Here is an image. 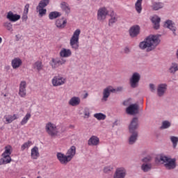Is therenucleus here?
<instances>
[{
	"mask_svg": "<svg viewBox=\"0 0 178 178\" xmlns=\"http://www.w3.org/2000/svg\"><path fill=\"white\" fill-rule=\"evenodd\" d=\"M159 44H161V39L156 35H149L139 43L140 49H146V51L151 52L156 49Z\"/></svg>",
	"mask_w": 178,
	"mask_h": 178,
	"instance_id": "nucleus-1",
	"label": "nucleus"
},
{
	"mask_svg": "<svg viewBox=\"0 0 178 178\" xmlns=\"http://www.w3.org/2000/svg\"><path fill=\"white\" fill-rule=\"evenodd\" d=\"M156 163H159L162 162L164 163V168L167 169V170H172L173 169H176V159H171L166 156H161L160 157L156 158Z\"/></svg>",
	"mask_w": 178,
	"mask_h": 178,
	"instance_id": "nucleus-2",
	"label": "nucleus"
},
{
	"mask_svg": "<svg viewBox=\"0 0 178 178\" xmlns=\"http://www.w3.org/2000/svg\"><path fill=\"white\" fill-rule=\"evenodd\" d=\"M80 33H81V31H80V29H76L74 32L70 40V45L71 46L72 49H74V51H77V49H79V38L80 37Z\"/></svg>",
	"mask_w": 178,
	"mask_h": 178,
	"instance_id": "nucleus-3",
	"label": "nucleus"
},
{
	"mask_svg": "<svg viewBox=\"0 0 178 178\" xmlns=\"http://www.w3.org/2000/svg\"><path fill=\"white\" fill-rule=\"evenodd\" d=\"M141 75L138 72H134L129 79V86L131 88H137L140 86Z\"/></svg>",
	"mask_w": 178,
	"mask_h": 178,
	"instance_id": "nucleus-4",
	"label": "nucleus"
},
{
	"mask_svg": "<svg viewBox=\"0 0 178 178\" xmlns=\"http://www.w3.org/2000/svg\"><path fill=\"white\" fill-rule=\"evenodd\" d=\"M66 83V79L60 75H56L51 80L53 87H59Z\"/></svg>",
	"mask_w": 178,
	"mask_h": 178,
	"instance_id": "nucleus-5",
	"label": "nucleus"
},
{
	"mask_svg": "<svg viewBox=\"0 0 178 178\" xmlns=\"http://www.w3.org/2000/svg\"><path fill=\"white\" fill-rule=\"evenodd\" d=\"M66 63V59L65 58H51V60L49 63L50 66H51V69H56L59 67V66H62V65H65Z\"/></svg>",
	"mask_w": 178,
	"mask_h": 178,
	"instance_id": "nucleus-6",
	"label": "nucleus"
},
{
	"mask_svg": "<svg viewBox=\"0 0 178 178\" xmlns=\"http://www.w3.org/2000/svg\"><path fill=\"white\" fill-rule=\"evenodd\" d=\"M46 131L47 134L51 137L58 136V130H56V126L51 122H48L46 124Z\"/></svg>",
	"mask_w": 178,
	"mask_h": 178,
	"instance_id": "nucleus-7",
	"label": "nucleus"
},
{
	"mask_svg": "<svg viewBox=\"0 0 178 178\" xmlns=\"http://www.w3.org/2000/svg\"><path fill=\"white\" fill-rule=\"evenodd\" d=\"M109 11L105 7L100 8L97 11V20L99 22H104L105 19H106V16H108Z\"/></svg>",
	"mask_w": 178,
	"mask_h": 178,
	"instance_id": "nucleus-8",
	"label": "nucleus"
},
{
	"mask_svg": "<svg viewBox=\"0 0 178 178\" xmlns=\"http://www.w3.org/2000/svg\"><path fill=\"white\" fill-rule=\"evenodd\" d=\"M116 89L113 88L112 86H108L104 88L103 90V97L102 98V102H106L108 101V98H109L111 95V92H115Z\"/></svg>",
	"mask_w": 178,
	"mask_h": 178,
	"instance_id": "nucleus-9",
	"label": "nucleus"
},
{
	"mask_svg": "<svg viewBox=\"0 0 178 178\" xmlns=\"http://www.w3.org/2000/svg\"><path fill=\"white\" fill-rule=\"evenodd\" d=\"M163 27H165V29H169V30H170V31H172V33L175 36L177 35L176 31L177 30V28L176 27V24H175V22H173V21H172L170 19L166 20L164 22Z\"/></svg>",
	"mask_w": 178,
	"mask_h": 178,
	"instance_id": "nucleus-10",
	"label": "nucleus"
},
{
	"mask_svg": "<svg viewBox=\"0 0 178 178\" xmlns=\"http://www.w3.org/2000/svg\"><path fill=\"white\" fill-rule=\"evenodd\" d=\"M138 108H139V106L138 104H130L126 108V113H127L128 115H138L139 113Z\"/></svg>",
	"mask_w": 178,
	"mask_h": 178,
	"instance_id": "nucleus-11",
	"label": "nucleus"
},
{
	"mask_svg": "<svg viewBox=\"0 0 178 178\" xmlns=\"http://www.w3.org/2000/svg\"><path fill=\"white\" fill-rule=\"evenodd\" d=\"M129 133H138L137 129H138V118H134L131 121L129 126Z\"/></svg>",
	"mask_w": 178,
	"mask_h": 178,
	"instance_id": "nucleus-12",
	"label": "nucleus"
},
{
	"mask_svg": "<svg viewBox=\"0 0 178 178\" xmlns=\"http://www.w3.org/2000/svg\"><path fill=\"white\" fill-rule=\"evenodd\" d=\"M56 156L57 159L62 165H67L70 162V161H72L70 159L67 154L65 155V154H63L62 152H58Z\"/></svg>",
	"mask_w": 178,
	"mask_h": 178,
	"instance_id": "nucleus-13",
	"label": "nucleus"
},
{
	"mask_svg": "<svg viewBox=\"0 0 178 178\" xmlns=\"http://www.w3.org/2000/svg\"><path fill=\"white\" fill-rule=\"evenodd\" d=\"M140 26L138 25L132 26L129 30L130 37L131 38H136V37H137L138 34H140Z\"/></svg>",
	"mask_w": 178,
	"mask_h": 178,
	"instance_id": "nucleus-14",
	"label": "nucleus"
},
{
	"mask_svg": "<svg viewBox=\"0 0 178 178\" xmlns=\"http://www.w3.org/2000/svg\"><path fill=\"white\" fill-rule=\"evenodd\" d=\"M27 87V83L26 81H22L19 84V95L21 96L22 98H25L27 95V90H26Z\"/></svg>",
	"mask_w": 178,
	"mask_h": 178,
	"instance_id": "nucleus-15",
	"label": "nucleus"
},
{
	"mask_svg": "<svg viewBox=\"0 0 178 178\" xmlns=\"http://www.w3.org/2000/svg\"><path fill=\"white\" fill-rule=\"evenodd\" d=\"M168 90V84L166 83H161L157 86V95L158 97H163L165 95V92H166Z\"/></svg>",
	"mask_w": 178,
	"mask_h": 178,
	"instance_id": "nucleus-16",
	"label": "nucleus"
},
{
	"mask_svg": "<svg viewBox=\"0 0 178 178\" xmlns=\"http://www.w3.org/2000/svg\"><path fill=\"white\" fill-rule=\"evenodd\" d=\"M127 171L124 168L121 167L116 169L114 174V178H124L126 177Z\"/></svg>",
	"mask_w": 178,
	"mask_h": 178,
	"instance_id": "nucleus-17",
	"label": "nucleus"
},
{
	"mask_svg": "<svg viewBox=\"0 0 178 178\" xmlns=\"http://www.w3.org/2000/svg\"><path fill=\"white\" fill-rule=\"evenodd\" d=\"M55 24L57 29L62 30L66 27V24H67V20L65 19L63 17L57 19L55 22Z\"/></svg>",
	"mask_w": 178,
	"mask_h": 178,
	"instance_id": "nucleus-18",
	"label": "nucleus"
},
{
	"mask_svg": "<svg viewBox=\"0 0 178 178\" xmlns=\"http://www.w3.org/2000/svg\"><path fill=\"white\" fill-rule=\"evenodd\" d=\"M20 15L17 14H14L13 12L9 11L7 13L6 18L10 21V22H17V20H20Z\"/></svg>",
	"mask_w": 178,
	"mask_h": 178,
	"instance_id": "nucleus-19",
	"label": "nucleus"
},
{
	"mask_svg": "<svg viewBox=\"0 0 178 178\" xmlns=\"http://www.w3.org/2000/svg\"><path fill=\"white\" fill-rule=\"evenodd\" d=\"M131 136L128 139V144L129 145H133L136 144L137 140L138 139V132H129Z\"/></svg>",
	"mask_w": 178,
	"mask_h": 178,
	"instance_id": "nucleus-20",
	"label": "nucleus"
},
{
	"mask_svg": "<svg viewBox=\"0 0 178 178\" xmlns=\"http://www.w3.org/2000/svg\"><path fill=\"white\" fill-rule=\"evenodd\" d=\"M111 18L108 20V26L109 27H112L115 23H116L119 19V17L116 13L112 12L110 15Z\"/></svg>",
	"mask_w": 178,
	"mask_h": 178,
	"instance_id": "nucleus-21",
	"label": "nucleus"
},
{
	"mask_svg": "<svg viewBox=\"0 0 178 178\" xmlns=\"http://www.w3.org/2000/svg\"><path fill=\"white\" fill-rule=\"evenodd\" d=\"M99 144V138L97 136H92L88 140V145L95 146Z\"/></svg>",
	"mask_w": 178,
	"mask_h": 178,
	"instance_id": "nucleus-22",
	"label": "nucleus"
},
{
	"mask_svg": "<svg viewBox=\"0 0 178 178\" xmlns=\"http://www.w3.org/2000/svg\"><path fill=\"white\" fill-rule=\"evenodd\" d=\"M165 4L160 1H152V9L153 10H159V9L163 8Z\"/></svg>",
	"mask_w": 178,
	"mask_h": 178,
	"instance_id": "nucleus-23",
	"label": "nucleus"
},
{
	"mask_svg": "<svg viewBox=\"0 0 178 178\" xmlns=\"http://www.w3.org/2000/svg\"><path fill=\"white\" fill-rule=\"evenodd\" d=\"M22 63H23V62L22 61V59L19 58H15L11 61V65L13 69H19V67L22 66Z\"/></svg>",
	"mask_w": 178,
	"mask_h": 178,
	"instance_id": "nucleus-24",
	"label": "nucleus"
},
{
	"mask_svg": "<svg viewBox=\"0 0 178 178\" xmlns=\"http://www.w3.org/2000/svg\"><path fill=\"white\" fill-rule=\"evenodd\" d=\"M81 99L79 97H73L68 102L69 105L71 106H77L80 105Z\"/></svg>",
	"mask_w": 178,
	"mask_h": 178,
	"instance_id": "nucleus-25",
	"label": "nucleus"
},
{
	"mask_svg": "<svg viewBox=\"0 0 178 178\" xmlns=\"http://www.w3.org/2000/svg\"><path fill=\"white\" fill-rule=\"evenodd\" d=\"M3 158L0 159V165H6L12 162V158L10 156L6 154H2Z\"/></svg>",
	"mask_w": 178,
	"mask_h": 178,
	"instance_id": "nucleus-26",
	"label": "nucleus"
},
{
	"mask_svg": "<svg viewBox=\"0 0 178 178\" xmlns=\"http://www.w3.org/2000/svg\"><path fill=\"white\" fill-rule=\"evenodd\" d=\"M151 21L154 24V29L155 30H159L160 27L159 23H161V18L158 16L152 17Z\"/></svg>",
	"mask_w": 178,
	"mask_h": 178,
	"instance_id": "nucleus-27",
	"label": "nucleus"
},
{
	"mask_svg": "<svg viewBox=\"0 0 178 178\" xmlns=\"http://www.w3.org/2000/svg\"><path fill=\"white\" fill-rule=\"evenodd\" d=\"M60 56L61 58H69V56H72V51L69 49H63L60 51Z\"/></svg>",
	"mask_w": 178,
	"mask_h": 178,
	"instance_id": "nucleus-28",
	"label": "nucleus"
},
{
	"mask_svg": "<svg viewBox=\"0 0 178 178\" xmlns=\"http://www.w3.org/2000/svg\"><path fill=\"white\" fill-rule=\"evenodd\" d=\"M66 155L68 156V158H70V161L73 159L74 156L76 155V147L72 146L67 152Z\"/></svg>",
	"mask_w": 178,
	"mask_h": 178,
	"instance_id": "nucleus-29",
	"label": "nucleus"
},
{
	"mask_svg": "<svg viewBox=\"0 0 178 178\" xmlns=\"http://www.w3.org/2000/svg\"><path fill=\"white\" fill-rule=\"evenodd\" d=\"M60 8L63 12H65L67 15L70 13V7L69 4L65 1L60 3Z\"/></svg>",
	"mask_w": 178,
	"mask_h": 178,
	"instance_id": "nucleus-30",
	"label": "nucleus"
},
{
	"mask_svg": "<svg viewBox=\"0 0 178 178\" xmlns=\"http://www.w3.org/2000/svg\"><path fill=\"white\" fill-rule=\"evenodd\" d=\"M140 169L143 172L147 173V172H149L152 169V163H143Z\"/></svg>",
	"mask_w": 178,
	"mask_h": 178,
	"instance_id": "nucleus-31",
	"label": "nucleus"
},
{
	"mask_svg": "<svg viewBox=\"0 0 178 178\" xmlns=\"http://www.w3.org/2000/svg\"><path fill=\"white\" fill-rule=\"evenodd\" d=\"M62 14L58 11H53L49 14V18L50 20H54V19H57V17H60Z\"/></svg>",
	"mask_w": 178,
	"mask_h": 178,
	"instance_id": "nucleus-32",
	"label": "nucleus"
},
{
	"mask_svg": "<svg viewBox=\"0 0 178 178\" xmlns=\"http://www.w3.org/2000/svg\"><path fill=\"white\" fill-rule=\"evenodd\" d=\"M142 3L143 0H137L135 3V9L138 13H141V11L143 10Z\"/></svg>",
	"mask_w": 178,
	"mask_h": 178,
	"instance_id": "nucleus-33",
	"label": "nucleus"
},
{
	"mask_svg": "<svg viewBox=\"0 0 178 178\" xmlns=\"http://www.w3.org/2000/svg\"><path fill=\"white\" fill-rule=\"evenodd\" d=\"M33 69H36L38 72H41L42 70V67H44V65H42V62L38 60L33 65Z\"/></svg>",
	"mask_w": 178,
	"mask_h": 178,
	"instance_id": "nucleus-34",
	"label": "nucleus"
},
{
	"mask_svg": "<svg viewBox=\"0 0 178 178\" xmlns=\"http://www.w3.org/2000/svg\"><path fill=\"white\" fill-rule=\"evenodd\" d=\"M4 119H6V122H7V123H12V122H13V120H16V119H17V115L14 114L13 115H6L4 117Z\"/></svg>",
	"mask_w": 178,
	"mask_h": 178,
	"instance_id": "nucleus-35",
	"label": "nucleus"
},
{
	"mask_svg": "<svg viewBox=\"0 0 178 178\" xmlns=\"http://www.w3.org/2000/svg\"><path fill=\"white\" fill-rule=\"evenodd\" d=\"M38 156H40V152H38V147H34L31 149V157L33 159H37Z\"/></svg>",
	"mask_w": 178,
	"mask_h": 178,
	"instance_id": "nucleus-36",
	"label": "nucleus"
},
{
	"mask_svg": "<svg viewBox=\"0 0 178 178\" xmlns=\"http://www.w3.org/2000/svg\"><path fill=\"white\" fill-rule=\"evenodd\" d=\"M169 72L172 74H175L178 70V65L176 63H172L169 68Z\"/></svg>",
	"mask_w": 178,
	"mask_h": 178,
	"instance_id": "nucleus-37",
	"label": "nucleus"
},
{
	"mask_svg": "<svg viewBox=\"0 0 178 178\" xmlns=\"http://www.w3.org/2000/svg\"><path fill=\"white\" fill-rule=\"evenodd\" d=\"M48 5H49V0H41L39 2V4L37 6V8H46V6H48Z\"/></svg>",
	"mask_w": 178,
	"mask_h": 178,
	"instance_id": "nucleus-38",
	"label": "nucleus"
},
{
	"mask_svg": "<svg viewBox=\"0 0 178 178\" xmlns=\"http://www.w3.org/2000/svg\"><path fill=\"white\" fill-rule=\"evenodd\" d=\"M30 118H31V114L29 113H26L20 122L21 126H24V124H26L29 122Z\"/></svg>",
	"mask_w": 178,
	"mask_h": 178,
	"instance_id": "nucleus-39",
	"label": "nucleus"
},
{
	"mask_svg": "<svg viewBox=\"0 0 178 178\" xmlns=\"http://www.w3.org/2000/svg\"><path fill=\"white\" fill-rule=\"evenodd\" d=\"M172 126V123L168 120L163 121L162 125L161 126V130H165V129H169Z\"/></svg>",
	"mask_w": 178,
	"mask_h": 178,
	"instance_id": "nucleus-40",
	"label": "nucleus"
},
{
	"mask_svg": "<svg viewBox=\"0 0 178 178\" xmlns=\"http://www.w3.org/2000/svg\"><path fill=\"white\" fill-rule=\"evenodd\" d=\"M94 118L97 119V120H105L106 115L102 113H99L94 114Z\"/></svg>",
	"mask_w": 178,
	"mask_h": 178,
	"instance_id": "nucleus-41",
	"label": "nucleus"
},
{
	"mask_svg": "<svg viewBox=\"0 0 178 178\" xmlns=\"http://www.w3.org/2000/svg\"><path fill=\"white\" fill-rule=\"evenodd\" d=\"M36 12H38L40 17H42V16H45V15H47V9L45 8H38V7H36Z\"/></svg>",
	"mask_w": 178,
	"mask_h": 178,
	"instance_id": "nucleus-42",
	"label": "nucleus"
},
{
	"mask_svg": "<svg viewBox=\"0 0 178 178\" xmlns=\"http://www.w3.org/2000/svg\"><path fill=\"white\" fill-rule=\"evenodd\" d=\"M170 140L172 143L173 147L176 148V147H177L178 137L177 136H170Z\"/></svg>",
	"mask_w": 178,
	"mask_h": 178,
	"instance_id": "nucleus-43",
	"label": "nucleus"
},
{
	"mask_svg": "<svg viewBox=\"0 0 178 178\" xmlns=\"http://www.w3.org/2000/svg\"><path fill=\"white\" fill-rule=\"evenodd\" d=\"M141 161L143 163H151V162H152V157L151 156H147L142 159Z\"/></svg>",
	"mask_w": 178,
	"mask_h": 178,
	"instance_id": "nucleus-44",
	"label": "nucleus"
},
{
	"mask_svg": "<svg viewBox=\"0 0 178 178\" xmlns=\"http://www.w3.org/2000/svg\"><path fill=\"white\" fill-rule=\"evenodd\" d=\"M4 27H6V29H7V30H8V31H12V29L13 27V25L12 24V23L10 22H5L3 24Z\"/></svg>",
	"mask_w": 178,
	"mask_h": 178,
	"instance_id": "nucleus-45",
	"label": "nucleus"
},
{
	"mask_svg": "<svg viewBox=\"0 0 178 178\" xmlns=\"http://www.w3.org/2000/svg\"><path fill=\"white\" fill-rule=\"evenodd\" d=\"M31 144H32V143L30 140L24 143L21 147L22 151H24V149H26V148H29V147H30V145H31Z\"/></svg>",
	"mask_w": 178,
	"mask_h": 178,
	"instance_id": "nucleus-46",
	"label": "nucleus"
},
{
	"mask_svg": "<svg viewBox=\"0 0 178 178\" xmlns=\"http://www.w3.org/2000/svg\"><path fill=\"white\" fill-rule=\"evenodd\" d=\"M10 149H12V147L10 146H6L5 152L3 153V155H8L9 156H10V154H12Z\"/></svg>",
	"mask_w": 178,
	"mask_h": 178,
	"instance_id": "nucleus-47",
	"label": "nucleus"
},
{
	"mask_svg": "<svg viewBox=\"0 0 178 178\" xmlns=\"http://www.w3.org/2000/svg\"><path fill=\"white\" fill-rule=\"evenodd\" d=\"M111 170H113V168L111 165H108L104 168V173H111Z\"/></svg>",
	"mask_w": 178,
	"mask_h": 178,
	"instance_id": "nucleus-48",
	"label": "nucleus"
},
{
	"mask_svg": "<svg viewBox=\"0 0 178 178\" xmlns=\"http://www.w3.org/2000/svg\"><path fill=\"white\" fill-rule=\"evenodd\" d=\"M83 113L85 119H88V118H90V109L86 108L83 111Z\"/></svg>",
	"mask_w": 178,
	"mask_h": 178,
	"instance_id": "nucleus-49",
	"label": "nucleus"
},
{
	"mask_svg": "<svg viewBox=\"0 0 178 178\" xmlns=\"http://www.w3.org/2000/svg\"><path fill=\"white\" fill-rule=\"evenodd\" d=\"M149 88L151 92H155L156 88H155V85L154 83H149Z\"/></svg>",
	"mask_w": 178,
	"mask_h": 178,
	"instance_id": "nucleus-50",
	"label": "nucleus"
},
{
	"mask_svg": "<svg viewBox=\"0 0 178 178\" xmlns=\"http://www.w3.org/2000/svg\"><path fill=\"white\" fill-rule=\"evenodd\" d=\"M30 8V4L27 3L26 4V6H24V13H29V9Z\"/></svg>",
	"mask_w": 178,
	"mask_h": 178,
	"instance_id": "nucleus-51",
	"label": "nucleus"
},
{
	"mask_svg": "<svg viewBox=\"0 0 178 178\" xmlns=\"http://www.w3.org/2000/svg\"><path fill=\"white\" fill-rule=\"evenodd\" d=\"M27 19H29V17L27 16V13H24L22 17V22H27Z\"/></svg>",
	"mask_w": 178,
	"mask_h": 178,
	"instance_id": "nucleus-52",
	"label": "nucleus"
},
{
	"mask_svg": "<svg viewBox=\"0 0 178 178\" xmlns=\"http://www.w3.org/2000/svg\"><path fill=\"white\" fill-rule=\"evenodd\" d=\"M124 53H125V54H130V49L129 47H124Z\"/></svg>",
	"mask_w": 178,
	"mask_h": 178,
	"instance_id": "nucleus-53",
	"label": "nucleus"
},
{
	"mask_svg": "<svg viewBox=\"0 0 178 178\" xmlns=\"http://www.w3.org/2000/svg\"><path fill=\"white\" fill-rule=\"evenodd\" d=\"M118 120H116L113 123V127H115V126H118Z\"/></svg>",
	"mask_w": 178,
	"mask_h": 178,
	"instance_id": "nucleus-54",
	"label": "nucleus"
},
{
	"mask_svg": "<svg viewBox=\"0 0 178 178\" xmlns=\"http://www.w3.org/2000/svg\"><path fill=\"white\" fill-rule=\"evenodd\" d=\"M116 91H123V87L122 86L118 87L116 89Z\"/></svg>",
	"mask_w": 178,
	"mask_h": 178,
	"instance_id": "nucleus-55",
	"label": "nucleus"
},
{
	"mask_svg": "<svg viewBox=\"0 0 178 178\" xmlns=\"http://www.w3.org/2000/svg\"><path fill=\"white\" fill-rule=\"evenodd\" d=\"M123 105H124V106H127V105H129V100H126L123 102Z\"/></svg>",
	"mask_w": 178,
	"mask_h": 178,
	"instance_id": "nucleus-56",
	"label": "nucleus"
},
{
	"mask_svg": "<svg viewBox=\"0 0 178 178\" xmlns=\"http://www.w3.org/2000/svg\"><path fill=\"white\" fill-rule=\"evenodd\" d=\"M87 97H88V93H86L83 96V98L86 99Z\"/></svg>",
	"mask_w": 178,
	"mask_h": 178,
	"instance_id": "nucleus-57",
	"label": "nucleus"
},
{
	"mask_svg": "<svg viewBox=\"0 0 178 178\" xmlns=\"http://www.w3.org/2000/svg\"><path fill=\"white\" fill-rule=\"evenodd\" d=\"M2 42V38H0V44Z\"/></svg>",
	"mask_w": 178,
	"mask_h": 178,
	"instance_id": "nucleus-58",
	"label": "nucleus"
}]
</instances>
